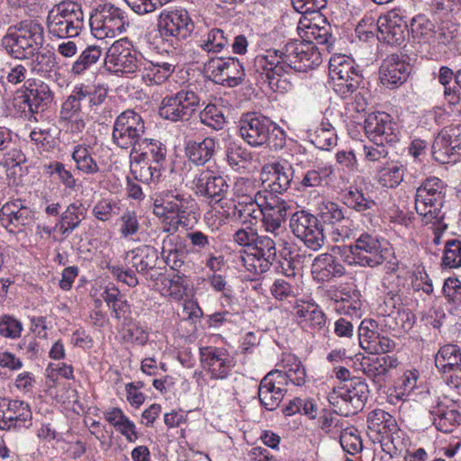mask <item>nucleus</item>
<instances>
[{"label": "nucleus", "instance_id": "obj_1", "mask_svg": "<svg viewBox=\"0 0 461 461\" xmlns=\"http://www.w3.org/2000/svg\"><path fill=\"white\" fill-rule=\"evenodd\" d=\"M297 29L301 41H289L279 50H267L254 59L253 70L274 92L290 91L294 73L307 72L320 66L321 50L329 51L333 44L328 26H320L303 17Z\"/></svg>", "mask_w": 461, "mask_h": 461}, {"label": "nucleus", "instance_id": "obj_2", "mask_svg": "<svg viewBox=\"0 0 461 461\" xmlns=\"http://www.w3.org/2000/svg\"><path fill=\"white\" fill-rule=\"evenodd\" d=\"M279 366V369L267 373L258 386L259 402L267 411H274L279 406L288 384L303 386L306 382L305 367L295 355L283 353Z\"/></svg>", "mask_w": 461, "mask_h": 461}, {"label": "nucleus", "instance_id": "obj_3", "mask_svg": "<svg viewBox=\"0 0 461 461\" xmlns=\"http://www.w3.org/2000/svg\"><path fill=\"white\" fill-rule=\"evenodd\" d=\"M167 149L158 140L144 138L130 151V169L135 180L156 183L165 169Z\"/></svg>", "mask_w": 461, "mask_h": 461}, {"label": "nucleus", "instance_id": "obj_4", "mask_svg": "<svg viewBox=\"0 0 461 461\" xmlns=\"http://www.w3.org/2000/svg\"><path fill=\"white\" fill-rule=\"evenodd\" d=\"M239 132L241 139L251 147L267 145L279 150L286 143L283 129L268 117L256 113H247L240 118Z\"/></svg>", "mask_w": 461, "mask_h": 461}, {"label": "nucleus", "instance_id": "obj_5", "mask_svg": "<svg viewBox=\"0 0 461 461\" xmlns=\"http://www.w3.org/2000/svg\"><path fill=\"white\" fill-rule=\"evenodd\" d=\"M446 191L444 182L436 176L426 178L416 189L415 209L423 224L434 222L438 224V230L447 229L443 211Z\"/></svg>", "mask_w": 461, "mask_h": 461}, {"label": "nucleus", "instance_id": "obj_6", "mask_svg": "<svg viewBox=\"0 0 461 461\" xmlns=\"http://www.w3.org/2000/svg\"><path fill=\"white\" fill-rule=\"evenodd\" d=\"M388 242L375 231H362L355 244L342 249L348 265L375 267L383 264L388 252Z\"/></svg>", "mask_w": 461, "mask_h": 461}, {"label": "nucleus", "instance_id": "obj_7", "mask_svg": "<svg viewBox=\"0 0 461 461\" xmlns=\"http://www.w3.org/2000/svg\"><path fill=\"white\" fill-rule=\"evenodd\" d=\"M193 204L194 200L189 194L176 190H165L156 194L153 212L162 219L164 230L175 233L185 224L187 211Z\"/></svg>", "mask_w": 461, "mask_h": 461}, {"label": "nucleus", "instance_id": "obj_8", "mask_svg": "<svg viewBox=\"0 0 461 461\" xmlns=\"http://www.w3.org/2000/svg\"><path fill=\"white\" fill-rule=\"evenodd\" d=\"M85 28V15L80 4L62 2L48 14L47 30L51 38L70 39L80 35Z\"/></svg>", "mask_w": 461, "mask_h": 461}, {"label": "nucleus", "instance_id": "obj_9", "mask_svg": "<svg viewBox=\"0 0 461 461\" xmlns=\"http://www.w3.org/2000/svg\"><path fill=\"white\" fill-rule=\"evenodd\" d=\"M89 24L93 36L104 40L124 32L130 23L124 11L111 3H105L95 7L91 14Z\"/></svg>", "mask_w": 461, "mask_h": 461}, {"label": "nucleus", "instance_id": "obj_10", "mask_svg": "<svg viewBox=\"0 0 461 461\" xmlns=\"http://www.w3.org/2000/svg\"><path fill=\"white\" fill-rule=\"evenodd\" d=\"M146 123L132 109L122 112L114 120L112 142L119 149L131 151L144 138Z\"/></svg>", "mask_w": 461, "mask_h": 461}, {"label": "nucleus", "instance_id": "obj_11", "mask_svg": "<svg viewBox=\"0 0 461 461\" xmlns=\"http://www.w3.org/2000/svg\"><path fill=\"white\" fill-rule=\"evenodd\" d=\"M368 396L367 384L360 378H353L334 387L328 394V401L341 414L348 416L362 410Z\"/></svg>", "mask_w": 461, "mask_h": 461}, {"label": "nucleus", "instance_id": "obj_12", "mask_svg": "<svg viewBox=\"0 0 461 461\" xmlns=\"http://www.w3.org/2000/svg\"><path fill=\"white\" fill-rule=\"evenodd\" d=\"M329 72L334 91L344 99L356 92L362 81L359 66L346 55L332 56L329 62Z\"/></svg>", "mask_w": 461, "mask_h": 461}, {"label": "nucleus", "instance_id": "obj_13", "mask_svg": "<svg viewBox=\"0 0 461 461\" xmlns=\"http://www.w3.org/2000/svg\"><path fill=\"white\" fill-rule=\"evenodd\" d=\"M200 106V97L192 89L182 88L166 95L159 105L158 114L172 122H188Z\"/></svg>", "mask_w": 461, "mask_h": 461}, {"label": "nucleus", "instance_id": "obj_14", "mask_svg": "<svg viewBox=\"0 0 461 461\" xmlns=\"http://www.w3.org/2000/svg\"><path fill=\"white\" fill-rule=\"evenodd\" d=\"M144 57L130 48L129 41L119 40L109 48L105 65L116 75L136 77L140 75Z\"/></svg>", "mask_w": 461, "mask_h": 461}, {"label": "nucleus", "instance_id": "obj_15", "mask_svg": "<svg viewBox=\"0 0 461 461\" xmlns=\"http://www.w3.org/2000/svg\"><path fill=\"white\" fill-rule=\"evenodd\" d=\"M157 27L160 37L173 45L176 41L186 39L194 30L186 10L182 8H165L157 20Z\"/></svg>", "mask_w": 461, "mask_h": 461}, {"label": "nucleus", "instance_id": "obj_16", "mask_svg": "<svg viewBox=\"0 0 461 461\" xmlns=\"http://www.w3.org/2000/svg\"><path fill=\"white\" fill-rule=\"evenodd\" d=\"M203 63L205 75L216 84L234 87L245 78V69L239 59L233 57H212Z\"/></svg>", "mask_w": 461, "mask_h": 461}, {"label": "nucleus", "instance_id": "obj_17", "mask_svg": "<svg viewBox=\"0 0 461 461\" xmlns=\"http://www.w3.org/2000/svg\"><path fill=\"white\" fill-rule=\"evenodd\" d=\"M185 186L196 195L209 201L226 195L229 185L225 178L210 169L197 168L190 171L185 178Z\"/></svg>", "mask_w": 461, "mask_h": 461}, {"label": "nucleus", "instance_id": "obj_18", "mask_svg": "<svg viewBox=\"0 0 461 461\" xmlns=\"http://www.w3.org/2000/svg\"><path fill=\"white\" fill-rule=\"evenodd\" d=\"M290 229L295 237L305 246L313 250H319L324 245V234L316 216L304 210L292 213Z\"/></svg>", "mask_w": 461, "mask_h": 461}, {"label": "nucleus", "instance_id": "obj_19", "mask_svg": "<svg viewBox=\"0 0 461 461\" xmlns=\"http://www.w3.org/2000/svg\"><path fill=\"white\" fill-rule=\"evenodd\" d=\"M23 113L29 121L38 122L39 116L48 109L54 99V94L48 84L41 80H28L23 95Z\"/></svg>", "mask_w": 461, "mask_h": 461}, {"label": "nucleus", "instance_id": "obj_20", "mask_svg": "<svg viewBox=\"0 0 461 461\" xmlns=\"http://www.w3.org/2000/svg\"><path fill=\"white\" fill-rule=\"evenodd\" d=\"M200 360L210 377L215 380L228 378L236 364L234 357L226 348L213 346L200 348Z\"/></svg>", "mask_w": 461, "mask_h": 461}, {"label": "nucleus", "instance_id": "obj_21", "mask_svg": "<svg viewBox=\"0 0 461 461\" xmlns=\"http://www.w3.org/2000/svg\"><path fill=\"white\" fill-rule=\"evenodd\" d=\"M293 213V207L286 202L272 194H265L262 208V224L267 233H280L286 236V229L283 226L287 215Z\"/></svg>", "mask_w": 461, "mask_h": 461}, {"label": "nucleus", "instance_id": "obj_22", "mask_svg": "<svg viewBox=\"0 0 461 461\" xmlns=\"http://www.w3.org/2000/svg\"><path fill=\"white\" fill-rule=\"evenodd\" d=\"M32 411L19 400L0 399V429H21L32 426Z\"/></svg>", "mask_w": 461, "mask_h": 461}, {"label": "nucleus", "instance_id": "obj_23", "mask_svg": "<svg viewBox=\"0 0 461 461\" xmlns=\"http://www.w3.org/2000/svg\"><path fill=\"white\" fill-rule=\"evenodd\" d=\"M88 122V115L83 112L80 100L71 94L61 104L59 113V123L65 131L73 137H79Z\"/></svg>", "mask_w": 461, "mask_h": 461}, {"label": "nucleus", "instance_id": "obj_24", "mask_svg": "<svg viewBox=\"0 0 461 461\" xmlns=\"http://www.w3.org/2000/svg\"><path fill=\"white\" fill-rule=\"evenodd\" d=\"M365 131L371 141L393 143L399 139L396 122L384 112L369 113L365 120Z\"/></svg>", "mask_w": 461, "mask_h": 461}, {"label": "nucleus", "instance_id": "obj_25", "mask_svg": "<svg viewBox=\"0 0 461 461\" xmlns=\"http://www.w3.org/2000/svg\"><path fill=\"white\" fill-rule=\"evenodd\" d=\"M400 10H391L376 21L377 34L380 41L389 45H401L408 33V24Z\"/></svg>", "mask_w": 461, "mask_h": 461}, {"label": "nucleus", "instance_id": "obj_26", "mask_svg": "<svg viewBox=\"0 0 461 461\" xmlns=\"http://www.w3.org/2000/svg\"><path fill=\"white\" fill-rule=\"evenodd\" d=\"M459 126H448L444 128L435 138L432 145V156L441 164H448L456 160V156L460 148L457 139Z\"/></svg>", "mask_w": 461, "mask_h": 461}, {"label": "nucleus", "instance_id": "obj_27", "mask_svg": "<svg viewBox=\"0 0 461 461\" xmlns=\"http://www.w3.org/2000/svg\"><path fill=\"white\" fill-rule=\"evenodd\" d=\"M294 170L288 163L275 162L267 164L262 169V184L271 194H283L290 187Z\"/></svg>", "mask_w": 461, "mask_h": 461}, {"label": "nucleus", "instance_id": "obj_28", "mask_svg": "<svg viewBox=\"0 0 461 461\" xmlns=\"http://www.w3.org/2000/svg\"><path fill=\"white\" fill-rule=\"evenodd\" d=\"M2 225L10 231L20 230L33 221V212L24 200L14 199L5 203L0 210Z\"/></svg>", "mask_w": 461, "mask_h": 461}, {"label": "nucleus", "instance_id": "obj_29", "mask_svg": "<svg viewBox=\"0 0 461 461\" xmlns=\"http://www.w3.org/2000/svg\"><path fill=\"white\" fill-rule=\"evenodd\" d=\"M410 71V65L402 55L391 54L380 67V79L384 86L395 87L406 81Z\"/></svg>", "mask_w": 461, "mask_h": 461}, {"label": "nucleus", "instance_id": "obj_30", "mask_svg": "<svg viewBox=\"0 0 461 461\" xmlns=\"http://www.w3.org/2000/svg\"><path fill=\"white\" fill-rule=\"evenodd\" d=\"M398 364L397 357L390 355L364 357L360 363L363 373L371 379L378 388L384 385L388 372L397 367Z\"/></svg>", "mask_w": 461, "mask_h": 461}, {"label": "nucleus", "instance_id": "obj_31", "mask_svg": "<svg viewBox=\"0 0 461 461\" xmlns=\"http://www.w3.org/2000/svg\"><path fill=\"white\" fill-rule=\"evenodd\" d=\"M340 197L343 204L357 212L362 213L364 217H368L371 225H375L371 211H374L376 203L370 195L365 194L363 189L357 185H350L341 190Z\"/></svg>", "mask_w": 461, "mask_h": 461}, {"label": "nucleus", "instance_id": "obj_32", "mask_svg": "<svg viewBox=\"0 0 461 461\" xmlns=\"http://www.w3.org/2000/svg\"><path fill=\"white\" fill-rule=\"evenodd\" d=\"M344 266L331 254L318 255L312 265V274L318 282H328L344 276Z\"/></svg>", "mask_w": 461, "mask_h": 461}, {"label": "nucleus", "instance_id": "obj_33", "mask_svg": "<svg viewBox=\"0 0 461 461\" xmlns=\"http://www.w3.org/2000/svg\"><path fill=\"white\" fill-rule=\"evenodd\" d=\"M225 196L221 195L208 202L210 209L204 213V221L212 228L219 229L232 216L236 217V203Z\"/></svg>", "mask_w": 461, "mask_h": 461}, {"label": "nucleus", "instance_id": "obj_34", "mask_svg": "<svg viewBox=\"0 0 461 461\" xmlns=\"http://www.w3.org/2000/svg\"><path fill=\"white\" fill-rule=\"evenodd\" d=\"M176 65L161 60H149L144 58L139 77L147 86L161 85L174 73Z\"/></svg>", "mask_w": 461, "mask_h": 461}, {"label": "nucleus", "instance_id": "obj_35", "mask_svg": "<svg viewBox=\"0 0 461 461\" xmlns=\"http://www.w3.org/2000/svg\"><path fill=\"white\" fill-rule=\"evenodd\" d=\"M433 424L436 429L443 433H451L461 420L455 402H440L431 411Z\"/></svg>", "mask_w": 461, "mask_h": 461}, {"label": "nucleus", "instance_id": "obj_36", "mask_svg": "<svg viewBox=\"0 0 461 461\" xmlns=\"http://www.w3.org/2000/svg\"><path fill=\"white\" fill-rule=\"evenodd\" d=\"M362 305L361 294L357 290L341 291L331 298L330 303L337 313L357 319L362 316Z\"/></svg>", "mask_w": 461, "mask_h": 461}, {"label": "nucleus", "instance_id": "obj_37", "mask_svg": "<svg viewBox=\"0 0 461 461\" xmlns=\"http://www.w3.org/2000/svg\"><path fill=\"white\" fill-rule=\"evenodd\" d=\"M217 140L212 137H205L200 141L188 140L185 144V156L196 166H203L213 157Z\"/></svg>", "mask_w": 461, "mask_h": 461}, {"label": "nucleus", "instance_id": "obj_38", "mask_svg": "<svg viewBox=\"0 0 461 461\" xmlns=\"http://www.w3.org/2000/svg\"><path fill=\"white\" fill-rule=\"evenodd\" d=\"M435 366L439 373L461 372V349L457 345L447 344L435 355Z\"/></svg>", "mask_w": 461, "mask_h": 461}, {"label": "nucleus", "instance_id": "obj_39", "mask_svg": "<svg viewBox=\"0 0 461 461\" xmlns=\"http://www.w3.org/2000/svg\"><path fill=\"white\" fill-rule=\"evenodd\" d=\"M90 145L77 143L72 151V159L76 168L85 175H96L102 172L101 163L94 157Z\"/></svg>", "mask_w": 461, "mask_h": 461}, {"label": "nucleus", "instance_id": "obj_40", "mask_svg": "<svg viewBox=\"0 0 461 461\" xmlns=\"http://www.w3.org/2000/svg\"><path fill=\"white\" fill-rule=\"evenodd\" d=\"M86 208L81 202L77 201L70 203L61 213L59 221L56 223V228L62 235L68 236L79 227L86 216Z\"/></svg>", "mask_w": 461, "mask_h": 461}, {"label": "nucleus", "instance_id": "obj_41", "mask_svg": "<svg viewBox=\"0 0 461 461\" xmlns=\"http://www.w3.org/2000/svg\"><path fill=\"white\" fill-rule=\"evenodd\" d=\"M158 258V251L154 247L143 245L133 249L126 255V260L138 273H146L156 267Z\"/></svg>", "mask_w": 461, "mask_h": 461}, {"label": "nucleus", "instance_id": "obj_42", "mask_svg": "<svg viewBox=\"0 0 461 461\" xmlns=\"http://www.w3.org/2000/svg\"><path fill=\"white\" fill-rule=\"evenodd\" d=\"M298 322L303 326L321 329L325 326L326 316L320 306L313 302H302L294 308Z\"/></svg>", "mask_w": 461, "mask_h": 461}, {"label": "nucleus", "instance_id": "obj_43", "mask_svg": "<svg viewBox=\"0 0 461 461\" xmlns=\"http://www.w3.org/2000/svg\"><path fill=\"white\" fill-rule=\"evenodd\" d=\"M2 44L7 53L17 59H27L36 54L37 50L10 28L3 37Z\"/></svg>", "mask_w": 461, "mask_h": 461}, {"label": "nucleus", "instance_id": "obj_44", "mask_svg": "<svg viewBox=\"0 0 461 461\" xmlns=\"http://www.w3.org/2000/svg\"><path fill=\"white\" fill-rule=\"evenodd\" d=\"M230 42L229 35L220 28H212L202 33L195 41V44L207 54L221 52Z\"/></svg>", "mask_w": 461, "mask_h": 461}, {"label": "nucleus", "instance_id": "obj_45", "mask_svg": "<svg viewBox=\"0 0 461 461\" xmlns=\"http://www.w3.org/2000/svg\"><path fill=\"white\" fill-rule=\"evenodd\" d=\"M265 194H258L251 201L236 203V218L243 224L253 225L262 217Z\"/></svg>", "mask_w": 461, "mask_h": 461}, {"label": "nucleus", "instance_id": "obj_46", "mask_svg": "<svg viewBox=\"0 0 461 461\" xmlns=\"http://www.w3.org/2000/svg\"><path fill=\"white\" fill-rule=\"evenodd\" d=\"M406 167L400 161L385 163L376 172V180L386 188H396L404 179Z\"/></svg>", "mask_w": 461, "mask_h": 461}, {"label": "nucleus", "instance_id": "obj_47", "mask_svg": "<svg viewBox=\"0 0 461 461\" xmlns=\"http://www.w3.org/2000/svg\"><path fill=\"white\" fill-rule=\"evenodd\" d=\"M410 32L413 40L420 44L435 41L436 25L424 14H417L411 19Z\"/></svg>", "mask_w": 461, "mask_h": 461}, {"label": "nucleus", "instance_id": "obj_48", "mask_svg": "<svg viewBox=\"0 0 461 461\" xmlns=\"http://www.w3.org/2000/svg\"><path fill=\"white\" fill-rule=\"evenodd\" d=\"M367 428L377 436L388 437L397 429L395 419L384 410H374L367 416Z\"/></svg>", "mask_w": 461, "mask_h": 461}, {"label": "nucleus", "instance_id": "obj_49", "mask_svg": "<svg viewBox=\"0 0 461 461\" xmlns=\"http://www.w3.org/2000/svg\"><path fill=\"white\" fill-rule=\"evenodd\" d=\"M334 175L333 166L329 162L316 161L313 167L307 170L300 181L304 187H318L322 185Z\"/></svg>", "mask_w": 461, "mask_h": 461}, {"label": "nucleus", "instance_id": "obj_50", "mask_svg": "<svg viewBox=\"0 0 461 461\" xmlns=\"http://www.w3.org/2000/svg\"><path fill=\"white\" fill-rule=\"evenodd\" d=\"M27 42L39 50L44 43V30L41 23L35 20H25L18 23L12 28Z\"/></svg>", "mask_w": 461, "mask_h": 461}, {"label": "nucleus", "instance_id": "obj_51", "mask_svg": "<svg viewBox=\"0 0 461 461\" xmlns=\"http://www.w3.org/2000/svg\"><path fill=\"white\" fill-rule=\"evenodd\" d=\"M308 137L321 150H330L337 145L336 131L329 122L322 121L314 130H310Z\"/></svg>", "mask_w": 461, "mask_h": 461}, {"label": "nucleus", "instance_id": "obj_52", "mask_svg": "<svg viewBox=\"0 0 461 461\" xmlns=\"http://www.w3.org/2000/svg\"><path fill=\"white\" fill-rule=\"evenodd\" d=\"M269 235H261L258 234L257 240L252 245L250 249L252 251L257 253L261 257H265L266 258L275 261L276 257V248L277 245H284L285 236L281 235L280 233H268Z\"/></svg>", "mask_w": 461, "mask_h": 461}, {"label": "nucleus", "instance_id": "obj_53", "mask_svg": "<svg viewBox=\"0 0 461 461\" xmlns=\"http://www.w3.org/2000/svg\"><path fill=\"white\" fill-rule=\"evenodd\" d=\"M103 53V50L97 45H88L81 51L77 59L70 68V74L73 76H81L86 70L95 65Z\"/></svg>", "mask_w": 461, "mask_h": 461}, {"label": "nucleus", "instance_id": "obj_54", "mask_svg": "<svg viewBox=\"0 0 461 461\" xmlns=\"http://www.w3.org/2000/svg\"><path fill=\"white\" fill-rule=\"evenodd\" d=\"M72 92L82 102L87 99L91 108L102 104L107 97V90L101 85L77 84Z\"/></svg>", "mask_w": 461, "mask_h": 461}, {"label": "nucleus", "instance_id": "obj_55", "mask_svg": "<svg viewBox=\"0 0 461 461\" xmlns=\"http://www.w3.org/2000/svg\"><path fill=\"white\" fill-rule=\"evenodd\" d=\"M415 323V315L407 309H397L391 318L385 321L384 327L395 333H402L411 330Z\"/></svg>", "mask_w": 461, "mask_h": 461}, {"label": "nucleus", "instance_id": "obj_56", "mask_svg": "<svg viewBox=\"0 0 461 461\" xmlns=\"http://www.w3.org/2000/svg\"><path fill=\"white\" fill-rule=\"evenodd\" d=\"M240 260L246 271L252 276H259L267 272L274 263L265 257L257 255V253L251 249L249 252L245 251L240 254Z\"/></svg>", "mask_w": 461, "mask_h": 461}, {"label": "nucleus", "instance_id": "obj_57", "mask_svg": "<svg viewBox=\"0 0 461 461\" xmlns=\"http://www.w3.org/2000/svg\"><path fill=\"white\" fill-rule=\"evenodd\" d=\"M185 237L189 241L190 250L199 258L219 244L214 237L199 230L187 232Z\"/></svg>", "mask_w": 461, "mask_h": 461}, {"label": "nucleus", "instance_id": "obj_58", "mask_svg": "<svg viewBox=\"0 0 461 461\" xmlns=\"http://www.w3.org/2000/svg\"><path fill=\"white\" fill-rule=\"evenodd\" d=\"M206 283L216 293H221V300L222 306H230L233 302V290L226 281V277L221 274L213 272L208 275Z\"/></svg>", "mask_w": 461, "mask_h": 461}, {"label": "nucleus", "instance_id": "obj_59", "mask_svg": "<svg viewBox=\"0 0 461 461\" xmlns=\"http://www.w3.org/2000/svg\"><path fill=\"white\" fill-rule=\"evenodd\" d=\"M418 378L419 373L417 370H407L404 372L393 390L390 393V397L403 400L416 387Z\"/></svg>", "mask_w": 461, "mask_h": 461}, {"label": "nucleus", "instance_id": "obj_60", "mask_svg": "<svg viewBox=\"0 0 461 461\" xmlns=\"http://www.w3.org/2000/svg\"><path fill=\"white\" fill-rule=\"evenodd\" d=\"M201 122L215 131L223 129L226 120L222 109L216 104H209L200 113Z\"/></svg>", "mask_w": 461, "mask_h": 461}, {"label": "nucleus", "instance_id": "obj_61", "mask_svg": "<svg viewBox=\"0 0 461 461\" xmlns=\"http://www.w3.org/2000/svg\"><path fill=\"white\" fill-rule=\"evenodd\" d=\"M319 215L326 224L336 225L345 221L343 208L332 201H323L320 203Z\"/></svg>", "mask_w": 461, "mask_h": 461}, {"label": "nucleus", "instance_id": "obj_62", "mask_svg": "<svg viewBox=\"0 0 461 461\" xmlns=\"http://www.w3.org/2000/svg\"><path fill=\"white\" fill-rule=\"evenodd\" d=\"M339 442L342 448L354 455L362 449V440L358 435V430L353 426H340Z\"/></svg>", "mask_w": 461, "mask_h": 461}, {"label": "nucleus", "instance_id": "obj_63", "mask_svg": "<svg viewBox=\"0 0 461 461\" xmlns=\"http://www.w3.org/2000/svg\"><path fill=\"white\" fill-rule=\"evenodd\" d=\"M31 70L41 77H47L56 64L55 55L50 51L40 52L36 51L34 56H32Z\"/></svg>", "mask_w": 461, "mask_h": 461}, {"label": "nucleus", "instance_id": "obj_64", "mask_svg": "<svg viewBox=\"0 0 461 461\" xmlns=\"http://www.w3.org/2000/svg\"><path fill=\"white\" fill-rule=\"evenodd\" d=\"M442 264L450 268L461 267V240L457 239L448 240L444 248Z\"/></svg>", "mask_w": 461, "mask_h": 461}]
</instances>
